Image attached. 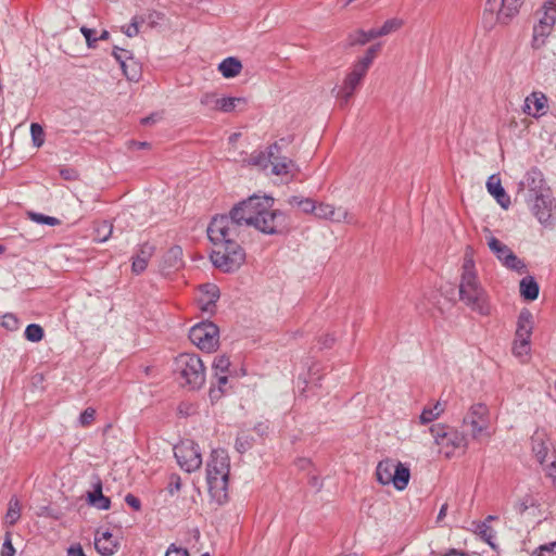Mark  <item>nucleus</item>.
<instances>
[{
	"label": "nucleus",
	"instance_id": "obj_44",
	"mask_svg": "<svg viewBox=\"0 0 556 556\" xmlns=\"http://www.w3.org/2000/svg\"><path fill=\"white\" fill-rule=\"evenodd\" d=\"M236 450L239 453H244L252 446V438L248 434H239L236 440Z\"/></svg>",
	"mask_w": 556,
	"mask_h": 556
},
{
	"label": "nucleus",
	"instance_id": "obj_47",
	"mask_svg": "<svg viewBox=\"0 0 556 556\" xmlns=\"http://www.w3.org/2000/svg\"><path fill=\"white\" fill-rule=\"evenodd\" d=\"M219 100L220 98H217L215 93H204L200 99V103L208 109L217 110Z\"/></svg>",
	"mask_w": 556,
	"mask_h": 556
},
{
	"label": "nucleus",
	"instance_id": "obj_36",
	"mask_svg": "<svg viewBox=\"0 0 556 556\" xmlns=\"http://www.w3.org/2000/svg\"><path fill=\"white\" fill-rule=\"evenodd\" d=\"M368 42V38H366L365 30L357 29L348 35L344 48H352L355 46H364Z\"/></svg>",
	"mask_w": 556,
	"mask_h": 556
},
{
	"label": "nucleus",
	"instance_id": "obj_21",
	"mask_svg": "<svg viewBox=\"0 0 556 556\" xmlns=\"http://www.w3.org/2000/svg\"><path fill=\"white\" fill-rule=\"evenodd\" d=\"M486 188L490 194H492L497 203L503 208H508L510 205V198L506 193L505 189L501 185L500 178H497L495 175H492L489 177L486 181Z\"/></svg>",
	"mask_w": 556,
	"mask_h": 556
},
{
	"label": "nucleus",
	"instance_id": "obj_28",
	"mask_svg": "<svg viewBox=\"0 0 556 556\" xmlns=\"http://www.w3.org/2000/svg\"><path fill=\"white\" fill-rule=\"evenodd\" d=\"M21 517V504L16 497H12L9 502L8 511L5 515V522L9 526H14Z\"/></svg>",
	"mask_w": 556,
	"mask_h": 556
},
{
	"label": "nucleus",
	"instance_id": "obj_6",
	"mask_svg": "<svg viewBox=\"0 0 556 556\" xmlns=\"http://www.w3.org/2000/svg\"><path fill=\"white\" fill-rule=\"evenodd\" d=\"M525 0H485L482 24L492 29L496 24L508 25L519 13Z\"/></svg>",
	"mask_w": 556,
	"mask_h": 556
},
{
	"label": "nucleus",
	"instance_id": "obj_62",
	"mask_svg": "<svg viewBox=\"0 0 556 556\" xmlns=\"http://www.w3.org/2000/svg\"><path fill=\"white\" fill-rule=\"evenodd\" d=\"M334 342V338L330 334L325 336V338L320 339L321 348H330Z\"/></svg>",
	"mask_w": 556,
	"mask_h": 556
},
{
	"label": "nucleus",
	"instance_id": "obj_14",
	"mask_svg": "<svg viewBox=\"0 0 556 556\" xmlns=\"http://www.w3.org/2000/svg\"><path fill=\"white\" fill-rule=\"evenodd\" d=\"M367 71L356 63L353 65L352 71L344 78L343 85L339 88H333V92L337 91L336 98L340 102L341 106L349 103L356 88L361 85Z\"/></svg>",
	"mask_w": 556,
	"mask_h": 556
},
{
	"label": "nucleus",
	"instance_id": "obj_51",
	"mask_svg": "<svg viewBox=\"0 0 556 556\" xmlns=\"http://www.w3.org/2000/svg\"><path fill=\"white\" fill-rule=\"evenodd\" d=\"M14 555H15V548L12 545L11 533L7 532L4 542L2 544V548H1V556H14Z\"/></svg>",
	"mask_w": 556,
	"mask_h": 556
},
{
	"label": "nucleus",
	"instance_id": "obj_20",
	"mask_svg": "<svg viewBox=\"0 0 556 556\" xmlns=\"http://www.w3.org/2000/svg\"><path fill=\"white\" fill-rule=\"evenodd\" d=\"M532 330H533V315L529 309L523 308V309H521V312L519 313V316H518L515 338L522 339V341H525V340L530 341Z\"/></svg>",
	"mask_w": 556,
	"mask_h": 556
},
{
	"label": "nucleus",
	"instance_id": "obj_39",
	"mask_svg": "<svg viewBox=\"0 0 556 556\" xmlns=\"http://www.w3.org/2000/svg\"><path fill=\"white\" fill-rule=\"evenodd\" d=\"M25 338L30 342H39L43 338V329L37 324H30L25 329Z\"/></svg>",
	"mask_w": 556,
	"mask_h": 556
},
{
	"label": "nucleus",
	"instance_id": "obj_48",
	"mask_svg": "<svg viewBox=\"0 0 556 556\" xmlns=\"http://www.w3.org/2000/svg\"><path fill=\"white\" fill-rule=\"evenodd\" d=\"M112 232H113V225L108 222H103L97 229L98 240L101 242L106 241L109 239V237L112 235Z\"/></svg>",
	"mask_w": 556,
	"mask_h": 556
},
{
	"label": "nucleus",
	"instance_id": "obj_64",
	"mask_svg": "<svg viewBox=\"0 0 556 556\" xmlns=\"http://www.w3.org/2000/svg\"><path fill=\"white\" fill-rule=\"evenodd\" d=\"M444 556H470V555L468 553H465V552H462V551L451 549Z\"/></svg>",
	"mask_w": 556,
	"mask_h": 556
},
{
	"label": "nucleus",
	"instance_id": "obj_56",
	"mask_svg": "<svg viewBox=\"0 0 556 556\" xmlns=\"http://www.w3.org/2000/svg\"><path fill=\"white\" fill-rule=\"evenodd\" d=\"M113 55L116 59V61L119 63L121 66H122V63H127V60H131V58L129 55V51L124 50V49L115 48L113 51Z\"/></svg>",
	"mask_w": 556,
	"mask_h": 556
},
{
	"label": "nucleus",
	"instance_id": "obj_32",
	"mask_svg": "<svg viewBox=\"0 0 556 556\" xmlns=\"http://www.w3.org/2000/svg\"><path fill=\"white\" fill-rule=\"evenodd\" d=\"M476 532L480 535V538L486 542L491 547H495L493 543V539L495 538V531L493 528L486 522H479L476 526Z\"/></svg>",
	"mask_w": 556,
	"mask_h": 556
},
{
	"label": "nucleus",
	"instance_id": "obj_58",
	"mask_svg": "<svg viewBox=\"0 0 556 556\" xmlns=\"http://www.w3.org/2000/svg\"><path fill=\"white\" fill-rule=\"evenodd\" d=\"M99 496H103L101 481H98L94 490L88 493V503H91V498H98Z\"/></svg>",
	"mask_w": 556,
	"mask_h": 556
},
{
	"label": "nucleus",
	"instance_id": "obj_29",
	"mask_svg": "<svg viewBox=\"0 0 556 556\" xmlns=\"http://www.w3.org/2000/svg\"><path fill=\"white\" fill-rule=\"evenodd\" d=\"M288 203L292 206L299 207L304 213H314L316 208L315 202L309 198L293 195L289 198Z\"/></svg>",
	"mask_w": 556,
	"mask_h": 556
},
{
	"label": "nucleus",
	"instance_id": "obj_7",
	"mask_svg": "<svg viewBox=\"0 0 556 556\" xmlns=\"http://www.w3.org/2000/svg\"><path fill=\"white\" fill-rule=\"evenodd\" d=\"M547 0L534 13L536 22L533 25L531 46L541 49L552 34L556 23V8Z\"/></svg>",
	"mask_w": 556,
	"mask_h": 556
},
{
	"label": "nucleus",
	"instance_id": "obj_42",
	"mask_svg": "<svg viewBox=\"0 0 556 556\" xmlns=\"http://www.w3.org/2000/svg\"><path fill=\"white\" fill-rule=\"evenodd\" d=\"M402 25H403V21L394 17V18L387 20L383 23V25L380 27V30L383 36H387L389 34L394 33L397 29H400Z\"/></svg>",
	"mask_w": 556,
	"mask_h": 556
},
{
	"label": "nucleus",
	"instance_id": "obj_41",
	"mask_svg": "<svg viewBox=\"0 0 556 556\" xmlns=\"http://www.w3.org/2000/svg\"><path fill=\"white\" fill-rule=\"evenodd\" d=\"M28 215L33 222H36L38 224H45V225H49V226L60 225V220L52 216H47L41 213H35V212H29Z\"/></svg>",
	"mask_w": 556,
	"mask_h": 556
},
{
	"label": "nucleus",
	"instance_id": "obj_49",
	"mask_svg": "<svg viewBox=\"0 0 556 556\" xmlns=\"http://www.w3.org/2000/svg\"><path fill=\"white\" fill-rule=\"evenodd\" d=\"M80 31L84 35L87 45L89 48H94L98 42V37H96V30L92 28H88L86 26L80 27Z\"/></svg>",
	"mask_w": 556,
	"mask_h": 556
},
{
	"label": "nucleus",
	"instance_id": "obj_31",
	"mask_svg": "<svg viewBox=\"0 0 556 556\" xmlns=\"http://www.w3.org/2000/svg\"><path fill=\"white\" fill-rule=\"evenodd\" d=\"M444 412V407L440 402L434 404L432 407H425L420 414V422L428 424L437 419Z\"/></svg>",
	"mask_w": 556,
	"mask_h": 556
},
{
	"label": "nucleus",
	"instance_id": "obj_60",
	"mask_svg": "<svg viewBox=\"0 0 556 556\" xmlns=\"http://www.w3.org/2000/svg\"><path fill=\"white\" fill-rule=\"evenodd\" d=\"M124 33L128 36V37H134L136 36L138 33H139V28H138V24L136 22H132L131 24H129L126 29L124 30Z\"/></svg>",
	"mask_w": 556,
	"mask_h": 556
},
{
	"label": "nucleus",
	"instance_id": "obj_34",
	"mask_svg": "<svg viewBox=\"0 0 556 556\" xmlns=\"http://www.w3.org/2000/svg\"><path fill=\"white\" fill-rule=\"evenodd\" d=\"M230 361L229 357L225 354L217 355L214 358V362L212 364V369L214 371V375H220V374H229L231 375L230 370Z\"/></svg>",
	"mask_w": 556,
	"mask_h": 556
},
{
	"label": "nucleus",
	"instance_id": "obj_57",
	"mask_svg": "<svg viewBox=\"0 0 556 556\" xmlns=\"http://www.w3.org/2000/svg\"><path fill=\"white\" fill-rule=\"evenodd\" d=\"M125 502H126L127 505H129L132 509H135L137 511L141 509V502H140V500L137 496H135V495H132L130 493H128L125 496Z\"/></svg>",
	"mask_w": 556,
	"mask_h": 556
},
{
	"label": "nucleus",
	"instance_id": "obj_33",
	"mask_svg": "<svg viewBox=\"0 0 556 556\" xmlns=\"http://www.w3.org/2000/svg\"><path fill=\"white\" fill-rule=\"evenodd\" d=\"M513 354L520 358L521 362H525V358L530 354L531 348H530V341L522 339H516L513 342Z\"/></svg>",
	"mask_w": 556,
	"mask_h": 556
},
{
	"label": "nucleus",
	"instance_id": "obj_61",
	"mask_svg": "<svg viewBox=\"0 0 556 556\" xmlns=\"http://www.w3.org/2000/svg\"><path fill=\"white\" fill-rule=\"evenodd\" d=\"M67 556H86V555L80 545H74L67 549Z\"/></svg>",
	"mask_w": 556,
	"mask_h": 556
},
{
	"label": "nucleus",
	"instance_id": "obj_16",
	"mask_svg": "<svg viewBox=\"0 0 556 556\" xmlns=\"http://www.w3.org/2000/svg\"><path fill=\"white\" fill-rule=\"evenodd\" d=\"M532 452L535 458L541 465H544L549 460V457L555 454V451L549 442V439L545 431L536 430L531 437Z\"/></svg>",
	"mask_w": 556,
	"mask_h": 556
},
{
	"label": "nucleus",
	"instance_id": "obj_10",
	"mask_svg": "<svg viewBox=\"0 0 556 556\" xmlns=\"http://www.w3.org/2000/svg\"><path fill=\"white\" fill-rule=\"evenodd\" d=\"M549 187L545 184L543 174L536 169L531 168L518 185L517 195L521 197L525 202L531 199H538L540 201L548 200Z\"/></svg>",
	"mask_w": 556,
	"mask_h": 556
},
{
	"label": "nucleus",
	"instance_id": "obj_24",
	"mask_svg": "<svg viewBox=\"0 0 556 556\" xmlns=\"http://www.w3.org/2000/svg\"><path fill=\"white\" fill-rule=\"evenodd\" d=\"M242 70L241 62L233 56H228L218 65V71L225 78H232L240 74Z\"/></svg>",
	"mask_w": 556,
	"mask_h": 556
},
{
	"label": "nucleus",
	"instance_id": "obj_23",
	"mask_svg": "<svg viewBox=\"0 0 556 556\" xmlns=\"http://www.w3.org/2000/svg\"><path fill=\"white\" fill-rule=\"evenodd\" d=\"M519 292L523 300L534 301L540 293L539 283L532 276H526L519 282Z\"/></svg>",
	"mask_w": 556,
	"mask_h": 556
},
{
	"label": "nucleus",
	"instance_id": "obj_8",
	"mask_svg": "<svg viewBox=\"0 0 556 556\" xmlns=\"http://www.w3.org/2000/svg\"><path fill=\"white\" fill-rule=\"evenodd\" d=\"M376 477L379 483H392L396 490L403 491L408 485L410 471L401 462L387 458L378 463Z\"/></svg>",
	"mask_w": 556,
	"mask_h": 556
},
{
	"label": "nucleus",
	"instance_id": "obj_40",
	"mask_svg": "<svg viewBox=\"0 0 556 556\" xmlns=\"http://www.w3.org/2000/svg\"><path fill=\"white\" fill-rule=\"evenodd\" d=\"M122 71L126 78L130 81H138L140 78V71L138 65L135 62L122 63Z\"/></svg>",
	"mask_w": 556,
	"mask_h": 556
},
{
	"label": "nucleus",
	"instance_id": "obj_46",
	"mask_svg": "<svg viewBox=\"0 0 556 556\" xmlns=\"http://www.w3.org/2000/svg\"><path fill=\"white\" fill-rule=\"evenodd\" d=\"M96 418V409L92 407H87L79 416V425L81 427H88L90 426Z\"/></svg>",
	"mask_w": 556,
	"mask_h": 556
},
{
	"label": "nucleus",
	"instance_id": "obj_4",
	"mask_svg": "<svg viewBox=\"0 0 556 556\" xmlns=\"http://www.w3.org/2000/svg\"><path fill=\"white\" fill-rule=\"evenodd\" d=\"M250 163L263 169L270 166L273 175L289 176L291 179L299 173L298 165L289 157L282 155V149L279 142L269 146L266 152L252 154Z\"/></svg>",
	"mask_w": 556,
	"mask_h": 556
},
{
	"label": "nucleus",
	"instance_id": "obj_18",
	"mask_svg": "<svg viewBox=\"0 0 556 556\" xmlns=\"http://www.w3.org/2000/svg\"><path fill=\"white\" fill-rule=\"evenodd\" d=\"M184 265L182 250L178 245L169 248L163 255L160 269L162 274L168 275L178 270Z\"/></svg>",
	"mask_w": 556,
	"mask_h": 556
},
{
	"label": "nucleus",
	"instance_id": "obj_30",
	"mask_svg": "<svg viewBox=\"0 0 556 556\" xmlns=\"http://www.w3.org/2000/svg\"><path fill=\"white\" fill-rule=\"evenodd\" d=\"M381 50V43H375L370 46L366 52L365 55L359 59L357 62H355L357 65L362 66L364 70L368 71L371 63L374 62L375 58Z\"/></svg>",
	"mask_w": 556,
	"mask_h": 556
},
{
	"label": "nucleus",
	"instance_id": "obj_3",
	"mask_svg": "<svg viewBox=\"0 0 556 556\" xmlns=\"http://www.w3.org/2000/svg\"><path fill=\"white\" fill-rule=\"evenodd\" d=\"M230 464L224 450H214L206 465V481L210 493L218 501L226 497Z\"/></svg>",
	"mask_w": 556,
	"mask_h": 556
},
{
	"label": "nucleus",
	"instance_id": "obj_52",
	"mask_svg": "<svg viewBox=\"0 0 556 556\" xmlns=\"http://www.w3.org/2000/svg\"><path fill=\"white\" fill-rule=\"evenodd\" d=\"M180 488H181L180 477L176 473H172L169 477V482H168V486H167L168 493L170 495H174L176 492H178L180 490Z\"/></svg>",
	"mask_w": 556,
	"mask_h": 556
},
{
	"label": "nucleus",
	"instance_id": "obj_55",
	"mask_svg": "<svg viewBox=\"0 0 556 556\" xmlns=\"http://www.w3.org/2000/svg\"><path fill=\"white\" fill-rule=\"evenodd\" d=\"M165 556H190L188 549L177 547L175 544H170L165 553Z\"/></svg>",
	"mask_w": 556,
	"mask_h": 556
},
{
	"label": "nucleus",
	"instance_id": "obj_11",
	"mask_svg": "<svg viewBox=\"0 0 556 556\" xmlns=\"http://www.w3.org/2000/svg\"><path fill=\"white\" fill-rule=\"evenodd\" d=\"M189 339L200 350L213 352L219 342L218 327L211 321L197 324L190 329Z\"/></svg>",
	"mask_w": 556,
	"mask_h": 556
},
{
	"label": "nucleus",
	"instance_id": "obj_26",
	"mask_svg": "<svg viewBox=\"0 0 556 556\" xmlns=\"http://www.w3.org/2000/svg\"><path fill=\"white\" fill-rule=\"evenodd\" d=\"M202 291L207 296L206 303L202 306V309L205 312H212L215 307L216 301L219 299V289L215 285L207 283L202 287Z\"/></svg>",
	"mask_w": 556,
	"mask_h": 556
},
{
	"label": "nucleus",
	"instance_id": "obj_19",
	"mask_svg": "<svg viewBox=\"0 0 556 556\" xmlns=\"http://www.w3.org/2000/svg\"><path fill=\"white\" fill-rule=\"evenodd\" d=\"M314 214L317 218L329 219L334 223H351V219L349 218V212L345 208H336L327 203H319L316 205Z\"/></svg>",
	"mask_w": 556,
	"mask_h": 556
},
{
	"label": "nucleus",
	"instance_id": "obj_22",
	"mask_svg": "<svg viewBox=\"0 0 556 556\" xmlns=\"http://www.w3.org/2000/svg\"><path fill=\"white\" fill-rule=\"evenodd\" d=\"M154 253V247L144 243L142 244L132 261V271L135 274H141L148 266V262Z\"/></svg>",
	"mask_w": 556,
	"mask_h": 556
},
{
	"label": "nucleus",
	"instance_id": "obj_45",
	"mask_svg": "<svg viewBox=\"0 0 556 556\" xmlns=\"http://www.w3.org/2000/svg\"><path fill=\"white\" fill-rule=\"evenodd\" d=\"M543 466L546 476L552 479L553 484L556 486V454L552 453L549 460L545 463Z\"/></svg>",
	"mask_w": 556,
	"mask_h": 556
},
{
	"label": "nucleus",
	"instance_id": "obj_15",
	"mask_svg": "<svg viewBox=\"0 0 556 556\" xmlns=\"http://www.w3.org/2000/svg\"><path fill=\"white\" fill-rule=\"evenodd\" d=\"M548 200L549 201L546 200L543 202L538 199H531L526 202L539 223L544 226H552L554 220L553 211L556 204L551 190H548Z\"/></svg>",
	"mask_w": 556,
	"mask_h": 556
},
{
	"label": "nucleus",
	"instance_id": "obj_5",
	"mask_svg": "<svg viewBox=\"0 0 556 556\" xmlns=\"http://www.w3.org/2000/svg\"><path fill=\"white\" fill-rule=\"evenodd\" d=\"M175 374L181 386L190 390H199L206 380L205 366L202 359L192 353H182L175 358Z\"/></svg>",
	"mask_w": 556,
	"mask_h": 556
},
{
	"label": "nucleus",
	"instance_id": "obj_54",
	"mask_svg": "<svg viewBox=\"0 0 556 556\" xmlns=\"http://www.w3.org/2000/svg\"><path fill=\"white\" fill-rule=\"evenodd\" d=\"M91 506L101 509L106 510L110 508L111 501L106 496H99L98 498H91V503H89Z\"/></svg>",
	"mask_w": 556,
	"mask_h": 556
},
{
	"label": "nucleus",
	"instance_id": "obj_38",
	"mask_svg": "<svg viewBox=\"0 0 556 556\" xmlns=\"http://www.w3.org/2000/svg\"><path fill=\"white\" fill-rule=\"evenodd\" d=\"M94 546L102 556H112L116 551V544L109 539H96Z\"/></svg>",
	"mask_w": 556,
	"mask_h": 556
},
{
	"label": "nucleus",
	"instance_id": "obj_13",
	"mask_svg": "<svg viewBox=\"0 0 556 556\" xmlns=\"http://www.w3.org/2000/svg\"><path fill=\"white\" fill-rule=\"evenodd\" d=\"M463 422L471 428V437L478 439L489 429L490 416L488 406L482 403L471 405Z\"/></svg>",
	"mask_w": 556,
	"mask_h": 556
},
{
	"label": "nucleus",
	"instance_id": "obj_27",
	"mask_svg": "<svg viewBox=\"0 0 556 556\" xmlns=\"http://www.w3.org/2000/svg\"><path fill=\"white\" fill-rule=\"evenodd\" d=\"M245 104V99L240 97L220 98L217 111L230 113Z\"/></svg>",
	"mask_w": 556,
	"mask_h": 556
},
{
	"label": "nucleus",
	"instance_id": "obj_17",
	"mask_svg": "<svg viewBox=\"0 0 556 556\" xmlns=\"http://www.w3.org/2000/svg\"><path fill=\"white\" fill-rule=\"evenodd\" d=\"M546 109L547 97L543 92L533 91L525 99L522 111L530 116L540 117L546 113Z\"/></svg>",
	"mask_w": 556,
	"mask_h": 556
},
{
	"label": "nucleus",
	"instance_id": "obj_9",
	"mask_svg": "<svg viewBox=\"0 0 556 556\" xmlns=\"http://www.w3.org/2000/svg\"><path fill=\"white\" fill-rule=\"evenodd\" d=\"M430 432L440 452L446 457L453 456L455 450L467 447L466 435L453 427L438 424L430 428Z\"/></svg>",
	"mask_w": 556,
	"mask_h": 556
},
{
	"label": "nucleus",
	"instance_id": "obj_59",
	"mask_svg": "<svg viewBox=\"0 0 556 556\" xmlns=\"http://www.w3.org/2000/svg\"><path fill=\"white\" fill-rule=\"evenodd\" d=\"M365 35H366V38H368V42L370 40H374V39L378 38V37H383V35L381 34L380 28H371L368 31L365 30Z\"/></svg>",
	"mask_w": 556,
	"mask_h": 556
},
{
	"label": "nucleus",
	"instance_id": "obj_1",
	"mask_svg": "<svg viewBox=\"0 0 556 556\" xmlns=\"http://www.w3.org/2000/svg\"><path fill=\"white\" fill-rule=\"evenodd\" d=\"M273 206V198L253 195L236 204L229 215L216 216L211 220L207 236L216 247L211 253L215 267L231 273L244 263L245 252L236 241L242 226H252L266 235L282 233L288 229L287 215Z\"/></svg>",
	"mask_w": 556,
	"mask_h": 556
},
{
	"label": "nucleus",
	"instance_id": "obj_35",
	"mask_svg": "<svg viewBox=\"0 0 556 556\" xmlns=\"http://www.w3.org/2000/svg\"><path fill=\"white\" fill-rule=\"evenodd\" d=\"M229 376V374L214 375L217 380V388L211 387L210 389V397L212 401H216L222 397L225 392L224 387L227 384Z\"/></svg>",
	"mask_w": 556,
	"mask_h": 556
},
{
	"label": "nucleus",
	"instance_id": "obj_53",
	"mask_svg": "<svg viewBox=\"0 0 556 556\" xmlns=\"http://www.w3.org/2000/svg\"><path fill=\"white\" fill-rule=\"evenodd\" d=\"M2 326L9 330H16L18 328V320L13 314H5L2 318Z\"/></svg>",
	"mask_w": 556,
	"mask_h": 556
},
{
	"label": "nucleus",
	"instance_id": "obj_2",
	"mask_svg": "<svg viewBox=\"0 0 556 556\" xmlns=\"http://www.w3.org/2000/svg\"><path fill=\"white\" fill-rule=\"evenodd\" d=\"M459 299L473 312L486 316L491 313V306L486 291L481 286L475 271L472 258L465 257L463 274L459 283Z\"/></svg>",
	"mask_w": 556,
	"mask_h": 556
},
{
	"label": "nucleus",
	"instance_id": "obj_37",
	"mask_svg": "<svg viewBox=\"0 0 556 556\" xmlns=\"http://www.w3.org/2000/svg\"><path fill=\"white\" fill-rule=\"evenodd\" d=\"M502 265L519 274L525 273L527 268L525 262L514 252L509 253L508 257L502 263Z\"/></svg>",
	"mask_w": 556,
	"mask_h": 556
},
{
	"label": "nucleus",
	"instance_id": "obj_25",
	"mask_svg": "<svg viewBox=\"0 0 556 556\" xmlns=\"http://www.w3.org/2000/svg\"><path fill=\"white\" fill-rule=\"evenodd\" d=\"M488 245L501 263H503L508 257L509 253L513 252L508 245L501 242L495 237H490L488 239Z\"/></svg>",
	"mask_w": 556,
	"mask_h": 556
},
{
	"label": "nucleus",
	"instance_id": "obj_63",
	"mask_svg": "<svg viewBox=\"0 0 556 556\" xmlns=\"http://www.w3.org/2000/svg\"><path fill=\"white\" fill-rule=\"evenodd\" d=\"M156 121V114H151L150 116H147L144 118L141 119V124L142 125H150V124H153L155 123Z\"/></svg>",
	"mask_w": 556,
	"mask_h": 556
},
{
	"label": "nucleus",
	"instance_id": "obj_43",
	"mask_svg": "<svg viewBox=\"0 0 556 556\" xmlns=\"http://www.w3.org/2000/svg\"><path fill=\"white\" fill-rule=\"evenodd\" d=\"M30 134L34 144L36 147H41L45 141V131L42 127L37 123H33L30 125Z\"/></svg>",
	"mask_w": 556,
	"mask_h": 556
},
{
	"label": "nucleus",
	"instance_id": "obj_50",
	"mask_svg": "<svg viewBox=\"0 0 556 556\" xmlns=\"http://www.w3.org/2000/svg\"><path fill=\"white\" fill-rule=\"evenodd\" d=\"M534 556H556V542L540 546L534 552Z\"/></svg>",
	"mask_w": 556,
	"mask_h": 556
},
{
	"label": "nucleus",
	"instance_id": "obj_12",
	"mask_svg": "<svg viewBox=\"0 0 556 556\" xmlns=\"http://www.w3.org/2000/svg\"><path fill=\"white\" fill-rule=\"evenodd\" d=\"M174 455L180 468L187 472H193L202 465L200 448L193 441L180 442L174 447Z\"/></svg>",
	"mask_w": 556,
	"mask_h": 556
}]
</instances>
